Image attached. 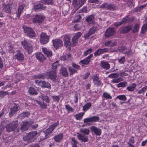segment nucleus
<instances>
[{
	"label": "nucleus",
	"mask_w": 147,
	"mask_h": 147,
	"mask_svg": "<svg viewBox=\"0 0 147 147\" xmlns=\"http://www.w3.org/2000/svg\"><path fill=\"white\" fill-rule=\"evenodd\" d=\"M92 51V49H89L86 51H85L84 53V55L85 56H86L88 54L90 53Z\"/></svg>",
	"instance_id": "obj_57"
},
{
	"label": "nucleus",
	"mask_w": 147,
	"mask_h": 147,
	"mask_svg": "<svg viewBox=\"0 0 147 147\" xmlns=\"http://www.w3.org/2000/svg\"><path fill=\"white\" fill-rule=\"evenodd\" d=\"M81 17L80 15H78V16H76V20L75 22H78L80 21L81 20Z\"/></svg>",
	"instance_id": "obj_58"
},
{
	"label": "nucleus",
	"mask_w": 147,
	"mask_h": 147,
	"mask_svg": "<svg viewBox=\"0 0 147 147\" xmlns=\"http://www.w3.org/2000/svg\"><path fill=\"white\" fill-rule=\"evenodd\" d=\"M107 49H99L94 53V55L96 56L100 55L101 53L106 52L108 51Z\"/></svg>",
	"instance_id": "obj_29"
},
{
	"label": "nucleus",
	"mask_w": 147,
	"mask_h": 147,
	"mask_svg": "<svg viewBox=\"0 0 147 147\" xmlns=\"http://www.w3.org/2000/svg\"><path fill=\"white\" fill-rule=\"evenodd\" d=\"M86 20L89 24L93 23L94 22L93 16L92 15H90L86 18Z\"/></svg>",
	"instance_id": "obj_33"
},
{
	"label": "nucleus",
	"mask_w": 147,
	"mask_h": 147,
	"mask_svg": "<svg viewBox=\"0 0 147 147\" xmlns=\"http://www.w3.org/2000/svg\"><path fill=\"white\" fill-rule=\"evenodd\" d=\"M35 55L36 58L40 62H42L45 59L44 55L40 53H36Z\"/></svg>",
	"instance_id": "obj_20"
},
{
	"label": "nucleus",
	"mask_w": 147,
	"mask_h": 147,
	"mask_svg": "<svg viewBox=\"0 0 147 147\" xmlns=\"http://www.w3.org/2000/svg\"><path fill=\"white\" fill-rule=\"evenodd\" d=\"M117 98L120 100H123L124 101H125L126 100V98L125 96L124 95L118 96Z\"/></svg>",
	"instance_id": "obj_48"
},
{
	"label": "nucleus",
	"mask_w": 147,
	"mask_h": 147,
	"mask_svg": "<svg viewBox=\"0 0 147 147\" xmlns=\"http://www.w3.org/2000/svg\"><path fill=\"white\" fill-rule=\"evenodd\" d=\"M72 66L73 67L77 69H79L80 68V67L79 66L75 63H73L72 64Z\"/></svg>",
	"instance_id": "obj_62"
},
{
	"label": "nucleus",
	"mask_w": 147,
	"mask_h": 147,
	"mask_svg": "<svg viewBox=\"0 0 147 147\" xmlns=\"http://www.w3.org/2000/svg\"><path fill=\"white\" fill-rule=\"evenodd\" d=\"M84 113H80L78 114H76L75 115L77 120H80L82 119V117L84 115Z\"/></svg>",
	"instance_id": "obj_36"
},
{
	"label": "nucleus",
	"mask_w": 147,
	"mask_h": 147,
	"mask_svg": "<svg viewBox=\"0 0 147 147\" xmlns=\"http://www.w3.org/2000/svg\"><path fill=\"white\" fill-rule=\"evenodd\" d=\"M119 76H127V74L125 72H122L120 73V75L118 74H110L109 76V77L111 78H117Z\"/></svg>",
	"instance_id": "obj_17"
},
{
	"label": "nucleus",
	"mask_w": 147,
	"mask_h": 147,
	"mask_svg": "<svg viewBox=\"0 0 147 147\" xmlns=\"http://www.w3.org/2000/svg\"><path fill=\"white\" fill-rule=\"evenodd\" d=\"M61 73L63 76L65 77H66L68 75V73L66 71V69L65 68H62L61 70Z\"/></svg>",
	"instance_id": "obj_40"
},
{
	"label": "nucleus",
	"mask_w": 147,
	"mask_h": 147,
	"mask_svg": "<svg viewBox=\"0 0 147 147\" xmlns=\"http://www.w3.org/2000/svg\"><path fill=\"white\" fill-rule=\"evenodd\" d=\"M3 10L5 12L7 13H9L11 12V9L10 5H5L3 8Z\"/></svg>",
	"instance_id": "obj_38"
},
{
	"label": "nucleus",
	"mask_w": 147,
	"mask_h": 147,
	"mask_svg": "<svg viewBox=\"0 0 147 147\" xmlns=\"http://www.w3.org/2000/svg\"><path fill=\"white\" fill-rule=\"evenodd\" d=\"M115 30L112 28H108L105 32V36L107 37L113 35L115 33Z\"/></svg>",
	"instance_id": "obj_15"
},
{
	"label": "nucleus",
	"mask_w": 147,
	"mask_h": 147,
	"mask_svg": "<svg viewBox=\"0 0 147 147\" xmlns=\"http://www.w3.org/2000/svg\"><path fill=\"white\" fill-rule=\"evenodd\" d=\"M38 134L36 131H33L29 133L23 138L24 140H28V141L32 142L36 139Z\"/></svg>",
	"instance_id": "obj_3"
},
{
	"label": "nucleus",
	"mask_w": 147,
	"mask_h": 147,
	"mask_svg": "<svg viewBox=\"0 0 147 147\" xmlns=\"http://www.w3.org/2000/svg\"><path fill=\"white\" fill-rule=\"evenodd\" d=\"M71 143L73 145L72 147H78L76 145L78 143V142L75 138H71Z\"/></svg>",
	"instance_id": "obj_45"
},
{
	"label": "nucleus",
	"mask_w": 147,
	"mask_h": 147,
	"mask_svg": "<svg viewBox=\"0 0 147 147\" xmlns=\"http://www.w3.org/2000/svg\"><path fill=\"white\" fill-rule=\"evenodd\" d=\"M50 37L46 33H42L40 35V41L42 44H46L49 41Z\"/></svg>",
	"instance_id": "obj_5"
},
{
	"label": "nucleus",
	"mask_w": 147,
	"mask_h": 147,
	"mask_svg": "<svg viewBox=\"0 0 147 147\" xmlns=\"http://www.w3.org/2000/svg\"><path fill=\"white\" fill-rule=\"evenodd\" d=\"M33 122L24 121L23 122V124L22 127H21V129L23 131L26 130L29 126L33 123Z\"/></svg>",
	"instance_id": "obj_16"
},
{
	"label": "nucleus",
	"mask_w": 147,
	"mask_h": 147,
	"mask_svg": "<svg viewBox=\"0 0 147 147\" xmlns=\"http://www.w3.org/2000/svg\"><path fill=\"white\" fill-rule=\"evenodd\" d=\"M35 83L37 85L40 86L42 88H51V85L48 82L41 80H36Z\"/></svg>",
	"instance_id": "obj_9"
},
{
	"label": "nucleus",
	"mask_w": 147,
	"mask_h": 147,
	"mask_svg": "<svg viewBox=\"0 0 147 147\" xmlns=\"http://www.w3.org/2000/svg\"><path fill=\"white\" fill-rule=\"evenodd\" d=\"M103 97L105 98H111L112 97L108 93L106 92H104L103 94Z\"/></svg>",
	"instance_id": "obj_53"
},
{
	"label": "nucleus",
	"mask_w": 147,
	"mask_h": 147,
	"mask_svg": "<svg viewBox=\"0 0 147 147\" xmlns=\"http://www.w3.org/2000/svg\"><path fill=\"white\" fill-rule=\"evenodd\" d=\"M131 26H129L124 28H121L119 30V31L121 33H126L128 32L131 28Z\"/></svg>",
	"instance_id": "obj_31"
},
{
	"label": "nucleus",
	"mask_w": 147,
	"mask_h": 147,
	"mask_svg": "<svg viewBox=\"0 0 147 147\" xmlns=\"http://www.w3.org/2000/svg\"><path fill=\"white\" fill-rule=\"evenodd\" d=\"M140 26L139 24H136L134 27L133 32V33L136 32L138 31L139 30Z\"/></svg>",
	"instance_id": "obj_46"
},
{
	"label": "nucleus",
	"mask_w": 147,
	"mask_h": 147,
	"mask_svg": "<svg viewBox=\"0 0 147 147\" xmlns=\"http://www.w3.org/2000/svg\"><path fill=\"white\" fill-rule=\"evenodd\" d=\"M24 55L21 53L18 52L17 54L14 56L13 58L18 60H22L24 59Z\"/></svg>",
	"instance_id": "obj_24"
},
{
	"label": "nucleus",
	"mask_w": 147,
	"mask_h": 147,
	"mask_svg": "<svg viewBox=\"0 0 147 147\" xmlns=\"http://www.w3.org/2000/svg\"><path fill=\"white\" fill-rule=\"evenodd\" d=\"M59 63L58 61L54 63L52 65V70L49 72L47 73L46 74L38 75L35 76V79H42L45 78L50 79L53 81L55 80L57 76L56 74V69Z\"/></svg>",
	"instance_id": "obj_1"
},
{
	"label": "nucleus",
	"mask_w": 147,
	"mask_h": 147,
	"mask_svg": "<svg viewBox=\"0 0 147 147\" xmlns=\"http://www.w3.org/2000/svg\"><path fill=\"white\" fill-rule=\"evenodd\" d=\"M53 48L56 49H59L63 45V42L59 39H55L52 40V41Z\"/></svg>",
	"instance_id": "obj_6"
},
{
	"label": "nucleus",
	"mask_w": 147,
	"mask_h": 147,
	"mask_svg": "<svg viewBox=\"0 0 147 147\" xmlns=\"http://www.w3.org/2000/svg\"><path fill=\"white\" fill-rule=\"evenodd\" d=\"M136 86V84H135L133 83L131 85L128 87L127 88V90L129 91H133Z\"/></svg>",
	"instance_id": "obj_37"
},
{
	"label": "nucleus",
	"mask_w": 147,
	"mask_h": 147,
	"mask_svg": "<svg viewBox=\"0 0 147 147\" xmlns=\"http://www.w3.org/2000/svg\"><path fill=\"white\" fill-rule=\"evenodd\" d=\"M123 80V79L119 78L117 79H114L112 80V82L113 83H118L120 81H121Z\"/></svg>",
	"instance_id": "obj_49"
},
{
	"label": "nucleus",
	"mask_w": 147,
	"mask_h": 147,
	"mask_svg": "<svg viewBox=\"0 0 147 147\" xmlns=\"http://www.w3.org/2000/svg\"><path fill=\"white\" fill-rule=\"evenodd\" d=\"M93 55L91 54L89 55L86 59L81 60L80 62V64H83L84 65H87L88 64L90 61V58L92 57Z\"/></svg>",
	"instance_id": "obj_19"
},
{
	"label": "nucleus",
	"mask_w": 147,
	"mask_h": 147,
	"mask_svg": "<svg viewBox=\"0 0 147 147\" xmlns=\"http://www.w3.org/2000/svg\"><path fill=\"white\" fill-rule=\"evenodd\" d=\"M18 110V108L17 105H14L13 107L11 109L9 113V116H11L13 114L17 112Z\"/></svg>",
	"instance_id": "obj_26"
},
{
	"label": "nucleus",
	"mask_w": 147,
	"mask_h": 147,
	"mask_svg": "<svg viewBox=\"0 0 147 147\" xmlns=\"http://www.w3.org/2000/svg\"><path fill=\"white\" fill-rule=\"evenodd\" d=\"M65 108L69 112H72L73 111L74 109L73 108L69 105H66L65 106Z\"/></svg>",
	"instance_id": "obj_51"
},
{
	"label": "nucleus",
	"mask_w": 147,
	"mask_h": 147,
	"mask_svg": "<svg viewBox=\"0 0 147 147\" xmlns=\"http://www.w3.org/2000/svg\"><path fill=\"white\" fill-rule=\"evenodd\" d=\"M63 138V134H61L55 136L54 137V139L56 142H59L62 140Z\"/></svg>",
	"instance_id": "obj_34"
},
{
	"label": "nucleus",
	"mask_w": 147,
	"mask_h": 147,
	"mask_svg": "<svg viewBox=\"0 0 147 147\" xmlns=\"http://www.w3.org/2000/svg\"><path fill=\"white\" fill-rule=\"evenodd\" d=\"M24 31L26 35L32 38L35 36V34L34 31L31 28L27 27H24Z\"/></svg>",
	"instance_id": "obj_8"
},
{
	"label": "nucleus",
	"mask_w": 147,
	"mask_h": 147,
	"mask_svg": "<svg viewBox=\"0 0 147 147\" xmlns=\"http://www.w3.org/2000/svg\"><path fill=\"white\" fill-rule=\"evenodd\" d=\"M81 35V33L80 32H78L75 34L72 39L73 45L75 46L76 45L77 43L78 40L80 37Z\"/></svg>",
	"instance_id": "obj_14"
},
{
	"label": "nucleus",
	"mask_w": 147,
	"mask_h": 147,
	"mask_svg": "<svg viewBox=\"0 0 147 147\" xmlns=\"http://www.w3.org/2000/svg\"><path fill=\"white\" fill-rule=\"evenodd\" d=\"M29 92L30 94H38L37 92L32 87L29 88Z\"/></svg>",
	"instance_id": "obj_43"
},
{
	"label": "nucleus",
	"mask_w": 147,
	"mask_h": 147,
	"mask_svg": "<svg viewBox=\"0 0 147 147\" xmlns=\"http://www.w3.org/2000/svg\"><path fill=\"white\" fill-rule=\"evenodd\" d=\"M43 3L45 4H51L53 3V0H44Z\"/></svg>",
	"instance_id": "obj_56"
},
{
	"label": "nucleus",
	"mask_w": 147,
	"mask_h": 147,
	"mask_svg": "<svg viewBox=\"0 0 147 147\" xmlns=\"http://www.w3.org/2000/svg\"><path fill=\"white\" fill-rule=\"evenodd\" d=\"M17 127L16 123L14 122L7 125L6 129L7 131L9 132L14 130Z\"/></svg>",
	"instance_id": "obj_13"
},
{
	"label": "nucleus",
	"mask_w": 147,
	"mask_h": 147,
	"mask_svg": "<svg viewBox=\"0 0 147 147\" xmlns=\"http://www.w3.org/2000/svg\"><path fill=\"white\" fill-rule=\"evenodd\" d=\"M86 0H73V5L75 8V9L73 10L74 13L76 10H77L81 7L84 3Z\"/></svg>",
	"instance_id": "obj_4"
},
{
	"label": "nucleus",
	"mask_w": 147,
	"mask_h": 147,
	"mask_svg": "<svg viewBox=\"0 0 147 147\" xmlns=\"http://www.w3.org/2000/svg\"><path fill=\"white\" fill-rule=\"evenodd\" d=\"M100 66L105 69H108L110 67V65L107 62L105 61H101L100 63Z\"/></svg>",
	"instance_id": "obj_30"
},
{
	"label": "nucleus",
	"mask_w": 147,
	"mask_h": 147,
	"mask_svg": "<svg viewBox=\"0 0 147 147\" xmlns=\"http://www.w3.org/2000/svg\"><path fill=\"white\" fill-rule=\"evenodd\" d=\"M116 44V43L114 41L109 40L105 42V45L106 46L112 47L114 46Z\"/></svg>",
	"instance_id": "obj_32"
},
{
	"label": "nucleus",
	"mask_w": 147,
	"mask_h": 147,
	"mask_svg": "<svg viewBox=\"0 0 147 147\" xmlns=\"http://www.w3.org/2000/svg\"><path fill=\"white\" fill-rule=\"evenodd\" d=\"M147 89V86H146L142 88L141 89L139 90L138 91V94H140L141 93H143L144 94L145 91Z\"/></svg>",
	"instance_id": "obj_41"
},
{
	"label": "nucleus",
	"mask_w": 147,
	"mask_h": 147,
	"mask_svg": "<svg viewBox=\"0 0 147 147\" xmlns=\"http://www.w3.org/2000/svg\"><path fill=\"white\" fill-rule=\"evenodd\" d=\"M22 44L26 51L28 53H31L33 50L32 45L33 43L31 41H28L24 40L21 42Z\"/></svg>",
	"instance_id": "obj_2"
},
{
	"label": "nucleus",
	"mask_w": 147,
	"mask_h": 147,
	"mask_svg": "<svg viewBox=\"0 0 147 147\" xmlns=\"http://www.w3.org/2000/svg\"><path fill=\"white\" fill-rule=\"evenodd\" d=\"M9 50V51L11 53L13 52L14 51V49L12 46H10Z\"/></svg>",
	"instance_id": "obj_63"
},
{
	"label": "nucleus",
	"mask_w": 147,
	"mask_h": 147,
	"mask_svg": "<svg viewBox=\"0 0 147 147\" xmlns=\"http://www.w3.org/2000/svg\"><path fill=\"white\" fill-rule=\"evenodd\" d=\"M102 8H104L105 9H114V7L113 5H111L108 4L107 3H105L103 4L101 6Z\"/></svg>",
	"instance_id": "obj_27"
},
{
	"label": "nucleus",
	"mask_w": 147,
	"mask_h": 147,
	"mask_svg": "<svg viewBox=\"0 0 147 147\" xmlns=\"http://www.w3.org/2000/svg\"><path fill=\"white\" fill-rule=\"evenodd\" d=\"M127 84L126 82H121L119 84L116 85V86L118 88L120 87H125Z\"/></svg>",
	"instance_id": "obj_44"
},
{
	"label": "nucleus",
	"mask_w": 147,
	"mask_h": 147,
	"mask_svg": "<svg viewBox=\"0 0 147 147\" xmlns=\"http://www.w3.org/2000/svg\"><path fill=\"white\" fill-rule=\"evenodd\" d=\"M41 97L43 100L47 102H49V98L48 96L42 95Z\"/></svg>",
	"instance_id": "obj_52"
},
{
	"label": "nucleus",
	"mask_w": 147,
	"mask_h": 147,
	"mask_svg": "<svg viewBox=\"0 0 147 147\" xmlns=\"http://www.w3.org/2000/svg\"><path fill=\"white\" fill-rule=\"evenodd\" d=\"M128 18V17H126L125 18H124L121 22H117L116 23L115 26H117L123 23L127 22H128L127 20Z\"/></svg>",
	"instance_id": "obj_39"
},
{
	"label": "nucleus",
	"mask_w": 147,
	"mask_h": 147,
	"mask_svg": "<svg viewBox=\"0 0 147 147\" xmlns=\"http://www.w3.org/2000/svg\"><path fill=\"white\" fill-rule=\"evenodd\" d=\"M38 104L41 107L43 108H45L47 106L46 104L44 102L42 103V102H38Z\"/></svg>",
	"instance_id": "obj_59"
},
{
	"label": "nucleus",
	"mask_w": 147,
	"mask_h": 147,
	"mask_svg": "<svg viewBox=\"0 0 147 147\" xmlns=\"http://www.w3.org/2000/svg\"><path fill=\"white\" fill-rule=\"evenodd\" d=\"M92 78L93 79V83L95 85L98 86L100 84V81L97 75H94L92 77Z\"/></svg>",
	"instance_id": "obj_23"
},
{
	"label": "nucleus",
	"mask_w": 147,
	"mask_h": 147,
	"mask_svg": "<svg viewBox=\"0 0 147 147\" xmlns=\"http://www.w3.org/2000/svg\"><path fill=\"white\" fill-rule=\"evenodd\" d=\"M34 10L36 11H39L42 9H45V7L40 4H38L35 5L34 6Z\"/></svg>",
	"instance_id": "obj_25"
},
{
	"label": "nucleus",
	"mask_w": 147,
	"mask_h": 147,
	"mask_svg": "<svg viewBox=\"0 0 147 147\" xmlns=\"http://www.w3.org/2000/svg\"><path fill=\"white\" fill-rule=\"evenodd\" d=\"M69 69L70 73V75L73 74L76 71L75 70L72 69L70 67L69 68Z\"/></svg>",
	"instance_id": "obj_60"
},
{
	"label": "nucleus",
	"mask_w": 147,
	"mask_h": 147,
	"mask_svg": "<svg viewBox=\"0 0 147 147\" xmlns=\"http://www.w3.org/2000/svg\"><path fill=\"white\" fill-rule=\"evenodd\" d=\"M30 115V113L28 112H24L22 113L21 115L23 117H28Z\"/></svg>",
	"instance_id": "obj_55"
},
{
	"label": "nucleus",
	"mask_w": 147,
	"mask_h": 147,
	"mask_svg": "<svg viewBox=\"0 0 147 147\" xmlns=\"http://www.w3.org/2000/svg\"><path fill=\"white\" fill-rule=\"evenodd\" d=\"M147 30V23L144 24L142 27L141 32L144 33Z\"/></svg>",
	"instance_id": "obj_47"
},
{
	"label": "nucleus",
	"mask_w": 147,
	"mask_h": 147,
	"mask_svg": "<svg viewBox=\"0 0 147 147\" xmlns=\"http://www.w3.org/2000/svg\"><path fill=\"white\" fill-rule=\"evenodd\" d=\"M54 100H55L57 101H58L59 99V96H55L53 97Z\"/></svg>",
	"instance_id": "obj_64"
},
{
	"label": "nucleus",
	"mask_w": 147,
	"mask_h": 147,
	"mask_svg": "<svg viewBox=\"0 0 147 147\" xmlns=\"http://www.w3.org/2000/svg\"><path fill=\"white\" fill-rule=\"evenodd\" d=\"M125 60V58L124 57H122L119 60V62L120 63H123Z\"/></svg>",
	"instance_id": "obj_61"
},
{
	"label": "nucleus",
	"mask_w": 147,
	"mask_h": 147,
	"mask_svg": "<svg viewBox=\"0 0 147 147\" xmlns=\"http://www.w3.org/2000/svg\"><path fill=\"white\" fill-rule=\"evenodd\" d=\"M84 122L87 124H88L89 123L92 122L91 117L84 119Z\"/></svg>",
	"instance_id": "obj_50"
},
{
	"label": "nucleus",
	"mask_w": 147,
	"mask_h": 147,
	"mask_svg": "<svg viewBox=\"0 0 147 147\" xmlns=\"http://www.w3.org/2000/svg\"><path fill=\"white\" fill-rule=\"evenodd\" d=\"M91 105L90 102L87 103L84 106H83V110L84 111H87L90 108Z\"/></svg>",
	"instance_id": "obj_35"
},
{
	"label": "nucleus",
	"mask_w": 147,
	"mask_h": 147,
	"mask_svg": "<svg viewBox=\"0 0 147 147\" xmlns=\"http://www.w3.org/2000/svg\"><path fill=\"white\" fill-rule=\"evenodd\" d=\"M77 136L78 139L82 141L86 142L88 141V137L85 136L84 135L78 134Z\"/></svg>",
	"instance_id": "obj_21"
},
{
	"label": "nucleus",
	"mask_w": 147,
	"mask_h": 147,
	"mask_svg": "<svg viewBox=\"0 0 147 147\" xmlns=\"http://www.w3.org/2000/svg\"><path fill=\"white\" fill-rule=\"evenodd\" d=\"M92 122H95L98 121L99 120V118L97 116H94L91 117Z\"/></svg>",
	"instance_id": "obj_54"
},
{
	"label": "nucleus",
	"mask_w": 147,
	"mask_h": 147,
	"mask_svg": "<svg viewBox=\"0 0 147 147\" xmlns=\"http://www.w3.org/2000/svg\"><path fill=\"white\" fill-rule=\"evenodd\" d=\"M58 123L57 122L55 123L53 125L50 126L49 128L47 129L45 132V136L47 137L49 135L51 134L55 127L58 125Z\"/></svg>",
	"instance_id": "obj_11"
},
{
	"label": "nucleus",
	"mask_w": 147,
	"mask_h": 147,
	"mask_svg": "<svg viewBox=\"0 0 147 147\" xmlns=\"http://www.w3.org/2000/svg\"><path fill=\"white\" fill-rule=\"evenodd\" d=\"M24 4H22L20 5L18 8V12L16 13V16L18 18H19L20 15L24 9Z\"/></svg>",
	"instance_id": "obj_22"
},
{
	"label": "nucleus",
	"mask_w": 147,
	"mask_h": 147,
	"mask_svg": "<svg viewBox=\"0 0 147 147\" xmlns=\"http://www.w3.org/2000/svg\"><path fill=\"white\" fill-rule=\"evenodd\" d=\"M81 133H82L86 135H88L89 133V130L88 129L84 128L81 129L80 130Z\"/></svg>",
	"instance_id": "obj_42"
},
{
	"label": "nucleus",
	"mask_w": 147,
	"mask_h": 147,
	"mask_svg": "<svg viewBox=\"0 0 147 147\" xmlns=\"http://www.w3.org/2000/svg\"><path fill=\"white\" fill-rule=\"evenodd\" d=\"M96 30V28L94 27H93L90 28L88 32L85 35L84 37L85 38H88L90 35L94 33L95 32Z\"/></svg>",
	"instance_id": "obj_18"
},
{
	"label": "nucleus",
	"mask_w": 147,
	"mask_h": 147,
	"mask_svg": "<svg viewBox=\"0 0 147 147\" xmlns=\"http://www.w3.org/2000/svg\"><path fill=\"white\" fill-rule=\"evenodd\" d=\"M71 36L69 34H66L63 36V41L64 42L65 46L69 48L70 46H74L73 42H70Z\"/></svg>",
	"instance_id": "obj_7"
},
{
	"label": "nucleus",
	"mask_w": 147,
	"mask_h": 147,
	"mask_svg": "<svg viewBox=\"0 0 147 147\" xmlns=\"http://www.w3.org/2000/svg\"><path fill=\"white\" fill-rule=\"evenodd\" d=\"M45 19V17L42 15H37L33 18L32 21L34 23H40L43 21Z\"/></svg>",
	"instance_id": "obj_10"
},
{
	"label": "nucleus",
	"mask_w": 147,
	"mask_h": 147,
	"mask_svg": "<svg viewBox=\"0 0 147 147\" xmlns=\"http://www.w3.org/2000/svg\"><path fill=\"white\" fill-rule=\"evenodd\" d=\"M91 132H94L97 136H100L101 134V130L99 128L94 126H92L90 127Z\"/></svg>",
	"instance_id": "obj_12"
},
{
	"label": "nucleus",
	"mask_w": 147,
	"mask_h": 147,
	"mask_svg": "<svg viewBox=\"0 0 147 147\" xmlns=\"http://www.w3.org/2000/svg\"><path fill=\"white\" fill-rule=\"evenodd\" d=\"M43 52L48 57H50L52 55V52L46 48H43L42 49Z\"/></svg>",
	"instance_id": "obj_28"
}]
</instances>
